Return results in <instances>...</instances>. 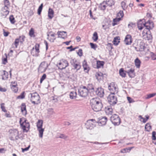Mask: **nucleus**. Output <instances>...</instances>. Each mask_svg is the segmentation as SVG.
Wrapping results in <instances>:
<instances>
[{
	"label": "nucleus",
	"mask_w": 156,
	"mask_h": 156,
	"mask_svg": "<svg viewBox=\"0 0 156 156\" xmlns=\"http://www.w3.org/2000/svg\"><path fill=\"white\" fill-rule=\"evenodd\" d=\"M115 94H110L108 98V100L110 105L114 106L117 102V99Z\"/></svg>",
	"instance_id": "6"
},
{
	"label": "nucleus",
	"mask_w": 156,
	"mask_h": 156,
	"mask_svg": "<svg viewBox=\"0 0 156 156\" xmlns=\"http://www.w3.org/2000/svg\"><path fill=\"white\" fill-rule=\"evenodd\" d=\"M57 137L65 139L67 138V136L63 134H60Z\"/></svg>",
	"instance_id": "47"
},
{
	"label": "nucleus",
	"mask_w": 156,
	"mask_h": 156,
	"mask_svg": "<svg viewBox=\"0 0 156 156\" xmlns=\"http://www.w3.org/2000/svg\"><path fill=\"white\" fill-rule=\"evenodd\" d=\"M156 135V132L155 131H153L152 133V139L153 140H156V137L155 135Z\"/></svg>",
	"instance_id": "58"
},
{
	"label": "nucleus",
	"mask_w": 156,
	"mask_h": 156,
	"mask_svg": "<svg viewBox=\"0 0 156 156\" xmlns=\"http://www.w3.org/2000/svg\"><path fill=\"white\" fill-rule=\"evenodd\" d=\"M156 95V93H152L148 94L147 97L146 98L147 99H149L150 98L153 97Z\"/></svg>",
	"instance_id": "54"
},
{
	"label": "nucleus",
	"mask_w": 156,
	"mask_h": 156,
	"mask_svg": "<svg viewBox=\"0 0 156 156\" xmlns=\"http://www.w3.org/2000/svg\"><path fill=\"white\" fill-rule=\"evenodd\" d=\"M4 105V103H2L1 104V108L3 111L5 112H6L7 111L5 109V107L3 106Z\"/></svg>",
	"instance_id": "57"
},
{
	"label": "nucleus",
	"mask_w": 156,
	"mask_h": 156,
	"mask_svg": "<svg viewBox=\"0 0 156 156\" xmlns=\"http://www.w3.org/2000/svg\"><path fill=\"white\" fill-rule=\"evenodd\" d=\"M78 55L80 56H81L83 55L82 50L81 49H80L77 52Z\"/></svg>",
	"instance_id": "62"
},
{
	"label": "nucleus",
	"mask_w": 156,
	"mask_h": 156,
	"mask_svg": "<svg viewBox=\"0 0 156 156\" xmlns=\"http://www.w3.org/2000/svg\"><path fill=\"white\" fill-rule=\"evenodd\" d=\"M119 42V39L116 37L115 38L113 41V43L115 45H117Z\"/></svg>",
	"instance_id": "45"
},
{
	"label": "nucleus",
	"mask_w": 156,
	"mask_h": 156,
	"mask_svg": "<svg viewBox=\"0 0 156 156\" xmlns=\"http://www.w3.org/2000/svg\"><path fill=\"white\" fill-rule=\"evenodd\" d=\"M135 63L136 66V68H139L140 66V65L141 62L140 60L138 59V58H137L135 60Z\"/></svg>",
	"instance_id": "33"
},
{
	"label": "nucleus",
	"mask_w": 156,
	"mask_h": 156,
	"mask_svg": "<svg viewBox=\"0 0 156 156\" xmlns=\"http://www.w3.org/2000/svg\"><path fill=\"white\" fill-rule=\"evenodd\" d=\"M12 135L14 137L16 140H18L19 138V132L16 129H14L11 133Z\"/></svg>",
	"instance_id": "26"
},
{
	"label": "nucleus",
	"mask_w": 156,
	"mask_h": 156,
	"mask_svg": "<svg viewBox=\"0 0 156 156\" xmlns=\"http://www.w3.org/2000/svg\"><path fill=\"white\" fill-rule=\"evenodd\" d=\"M50 36L51 37L50 38L49 40L51 42H54L56 39L55 34H51L50 35Z\"/></svg>",
	"instance_id": "44"
},
{
	"label": "nucleus",
	"mask_w": 156,
	"mask_h": 156,
	"mask_svg": "<svg viewBox=\"0 0 156 156\" xmlns=\"http://www.w3.org/2000/svg\"><path fill=\"white\" fill-rule=\"evenodd\" d=\"M145 28L144 30L147 29L149 31L150 29H152L154 27V24L153 22L150 20H148L147 22H145Z\"/></svg>",
	"instance_id": "15"
},
{
	"label": "nucleus",
	"mask_w": 156,
	"mask_h": 156,
	"mask_svg": "<svg viewBox=\"0 0 156 156\" xmlns=\"http://www.w3.org/2000/svg\"><path fill=\"white\" fill-rule=\"evenodd\" d=\"M124 42L126 45L130 44L132 42L131 36L129 34L127 35L126 36Z\"/></svg>",
	"instance_id": "19"
},
{
	"label": "nucleus",
	"mask_w": 156,
	"mask_h": 156,
	"mask_svg": "<svg viewBox=\"0 0 156 156\" xmlns=\"http://www.w3.org/2000/svg\"><path fill=\"white\" fill-rule=\"evenodd\" d=\"M25 37L24 36H20L19 38H18L19 40L20 41V43H22L24 41Z\"/></svg>",
	"instance_id": "55"
},
{
	"label": "nucleus",
	"mask_w": 156,
	"mask_h": 156,
	"mask_svg": "<svg viewBox=\"0 0 156 156\" xmlns=\"http://www.w3.org/2000/svg\"><path fill=\"white\" fill-rule=\"evenodd\" d=\"M121 6L123 9L124 10H126L127 7V6H126V2L124 1L121 2Z\"/></svg>",
	"instance_id": "40"
},
{
	"label": "nucleus",
	"mask_w": 156,
	"mask_h": 156,
	"mask_svg": "<svg viewBox=\"0 0 156 156\" xmlns=\"http://www.w3.org/2000/svg\"><path fill=\"white\" fill-rule=\"evenodd\" d=\"M54 11L53 10L51 9H49L48 11V16L49 18L51 19L53 17Z\"/></svg>",
	"instance_id": "31"
},
{
	"label": "nucleus",
	"mask_w": 156,
	"mask_h": 156,
	"mask_svg": "<svg viewBox=\"0 0 156 156\" xmlns=\"http://www.w3.org/2000/svg\"><path fill=\"white\" fill-rule=\"evenodd\" d=\"M47 67V65L45 62H43L41 63L38 68V72L41 73L44 72Z\"/></svg>",
	"instance_id": "14"
},
{
	"label": "nucleus",
	"mask_w": 156,
	"mask_h": 156,
	"mask_svg": "<svg viewBox=\"0 0 156 156\" xmlns=\"http://www.w3.org/2000/svg\"><path fill=\"white\" fill-rule=\"evenodd\" d=\"M107 120V119L106 117H103L100 120L99 123L102 125H104L106 124Z\"/></svg>",
	"instance_id": "32"
},
{
	"label": "nucleus",
	"mask_w": 156,
	"mask_h": 156,
	"mask_svg": "<svg viewBox=\"0 0 156 156\" xmlns=\"http://www.w3.org/2000/svg\"><path fill=\"white\" fill-rule=\"evenodd\" d=\"M126 71L125 72L123 68H121L119 70V73L120 76L122 77H125L126 76Z\"/></svg>",
	"instance_id": "35"
},
{
	"label": "nucleus",
	"mask_w": 156,
	"mask_h": 156,
	"mask_svg": "<svg viewBox=\"0 0 156 156\" xmlns=\"http://www.w3.org/2000/svg\"><path fill=\"white\" fill-rule=\"evenodd\" d=\"M40 45L39 44H36L35 46V52H36L35 54H33L34 50V47H33L31 50V53L33 56H37L39 52V47Z\"/></svg>",
	"instance_id": "17"
},
{
	"label": "nucleus",
	"mask_w": 156,
	"mask_h": 156,
	"mask_svg": "<svg viewBox=\"0 0 156 156\" xmlns=\"http://www.w3.org/2000/svg\"><path fill=\"white\" fill-rule=\"evenodd\" d=\"M21 112L23 114L26 115L27 113V111L26 109V106L24 103H22L21 107Z\"/></svg>",
	"instance_id": "29"
},
{
	"label": "nucleus",
	"mask_w": 156,
	"mask_h": 156,
	"mask_svg": "<svg viewBox=\"0 0 156 156\" xmlns=\"http://www.w3.org/2000/svg\"><path fill=\"white\" fill-rule=\"evenodd\" d=\"M93 94H96L100 97H103L104 94V89L101 87L96 88Z\"/></svg>",
	"instance_id": "13"
},
{
	"label": "nucleus",
	"mask_w": 156,
	"mask_h": 156,
	"mask_svg": "<svg viewBox=\"0 0 156 156\" xmlns=\"http://www.w3.org/2000/svg\"><path fill=\"white\" fill-rule=\"evenodd\" d=\"M105 3L104 1L100 4L99 6V7L101 9V10H104L105 9L106 6L105 4Z\"/></svg>",
	"instance_id": "41"
},
{
	"label": "nucleus",
	"mask_w": 156,
	"mask_h": 156,
	"mask_svg": "<svg viewBox=\"0 0 156 156\" xmlns=\"http://www.w3.org/2000/svg\"><path fill=\"white\" fill-rule=\"evenodd\" d=\"M30 96V99L32 103L34 105H37L40 102V98L37 92L30 93L29 97Z\"/></svg>",
	"instance_id": "4"
},
{
	"label": "nucleus",
	"mask_w": 156,
	"mask_h": 156,
	"mask_svg": "<svg viewBox=\"0 0 156 156\" xmlns=\"http://www.w3.org/2000/svg\"><path fill=\"white\" fill-rule=\"evenodd\" d=\"M151 57L153 60H156V55L153 53H151Z\"/></svg>",
	"instance_id": "59"
},
{
	"label": "nucleus",
	"mask_w": 156,
	"mask_h": 156,
	"mask_svg": "<svg viewBox=\"0 0 156 156\" xmlns=\"http://www.w3.org/2000/svg\"><path fill=\"white\" fill-rule=\"evenodd\" d=\"M143 38L146 40H151L152 38V36L148 31V32L147 31L146 34L143 35Z\"/></svg>",
	"instance_id": "25"
},
{
	"label": "nucleus",
	"mask_w": 156,
	"mask_h": 156,
	"mask_svg": "<svg viewBox=\"0 0 156 156\" xmlns=\"http://www.w3.org/2000/svg\"><path fill=\"white\" fill-rule=\"evenodd\" d=\"M70 63L73 67V69H76V71L79 70L81 68L80 63L78 62L75 58H71L70 60Z\"/></svg>",
	"instance_id": "5"
},
{
	"label": "nucleus",
	"mask_w": 156,
	"mask_h": 156,
	"mask_svg": "<svg viewBox=\"0 0 156 156\" xmlns=\"http://www.w3.org/2000/svg\"><path fill=\"white\" fill-rule=\"evenodd\" d=\"M9 19L11 23H12L13 24L15 23V19L13 15L10 16L9 17Z\"/></svg>",
	"instance_id": "51"
},
{
	"label": "nucleus",
	"mask_w": 156,
	"mask_h": 156,
	"mask_svg": "<svg viewBox=\"0 0 156 156\" xmlns=\"http://www.w3.org/2000/svg\"><path fill=\"white\" fill-rule=\"evenodd\" d=\"M90 105L92 109L95 112L101 111L103 107L102 104L101 100L98 98H93L90 101Z\"/></svg>",
	"instance_id": "1"
},
{
	"label": "nucleus",
	"mask_w": 156,
	"mask_h": 156,
	"mask_svg": "<svg viewBox=\"0 0 156 156\" xmlns=\"http://www.w3.org/2000/svg\"><path fill=\"white\" fill-rule=\"evenodd\" d=\"M123 16L124 13L122 11L120 10L117 14V16L119 17H120L121 19L122 18Z\"/></svg>",
	"instance_id": "49"
},
{
	"label": "nucleus",
	"mask_w": 156,
	"mask_h": 156,
	"mask_svg": "<svg viewBox=\"0 0 156 156\" xmlns=\"http://www.w3.org/2000/svg\"><path fill=\"white\" fill-rule=\"evenodd\" d=\"M110 119L112 123L115 126L119 125L121 122L119 116L115 114H114L111 117Z\"/></svg>",
	"instance_id": "7"
},
{
	"label": "nucleus",
	"mask_w": 156,
	"mask_h": 156,
	"mask_svg": "<svg viewBox=\"0 0 156 156\" xmlns=\"http://www.w3.org/2000/svg\"><path fill=\"white\" fill-rule=\"evenodd\" d=\"M133 46L137 51H143L145 48L144 43L139 40H136L133 44Z\"/></svg>",
	"instance_id": "2"
},
{
	"label": "nucleus",
	"mask_w": 156,
	"mask_h": 156,
	"mask_svg": "<svg viewBox=\"0 0 156 156\" xmlns=\"http://www.w3.org/2000/svg\"><path fill=\"white\" fill-rule=\"evenodd\" d=\"M12 90L14 92L16 93L18 90V88L17 86H14V85L12 86L11 87Z\"/></svg>",
	"instance_id": "48"
},
{
	"label": "nucleus",
	"mask_w": 156,
	"mask_h": 156,
	"mask_svg": "<svg viewBox=\"0 0 156 156\" xmlns=\"http://www.w3.org/2000/svg\"><path fill=\"white\" fill-rule=\"evenodd\" d=\"M5 6L8 7L10 3L8 0H5L4 1Z\"/></svg>",
	"instance_id": "60"
},
{
	"label": "nucleus",
	"mask_w": 156,
	"mask_h": 156,
	"mask_svg": "<svg viewBox=\"0 0 156 156\" xmlns=\"http://www.w3.org/2000/svg\"><path fill=\"white\" fill-rule=\"evenodd\" d=\"M37 130L39 131V136L40 137L42 138L43 136V132L44 131V129L41 128L38 129Z\"/></svg>",
	"instance_id": "37"
},
{
	"label": "nucleus",
	"mask_w": 156,
	"mask_h": 156,
	"mask_svg": "<svg viewBox=\"0 0 156 156\" xmlns=\"http://www.w3.org/2000/svg\"><path fill=\"white\" fill-rule=\"evenodd\" d=\"M7 90L5 88H2L0 86V91L1 92H5Z\"/></svg>",
	"instance_id": "64"
},
{
	"label": "nucleus",
	"mask_w": 156,
	"mask_h": 156,
	"mask_svg": "<svg viewBox=\"0 0 156 156\" xmlns=\"http://www.w3.org/2000/svg\"><path fill=\"white\" fill-rule=\"evenodd\" d=\"M106 3L109 6H112L114 5L115 2L113 0H106Z\"/></svg>",
	"instance_id": "36"
},
{
	"label": "nucleus",
	"mask_w": 156,
	"mask_h": 156,
	"mask_svg": "<svg viewBox=\"0 0 156 156\" xmlns=\"http://www.w3.org/2000/svg\"><path fill=\"white\" fill-rule=\"evenodd\" d=\"M105 62L103 61H97V68H100L103 67Z\"/></svg>",
	"instance_id": "30"
},
{
	"label": "nucleus",
	"mask_w": 156,
	"mask_h": 156,
	"mask_svg": "<svg viewBox=\"0 0 156 156\" xmlns=\"http://www.w3.org/2000/svg\"><path fill=\"white\" fill-rule=\"evenodd\" d=\"M29 34L31 37H35L34 34V30L33 28H31L29 31Z\"/></svg>",
	"instance_id": "43"
},
{
	"label": "nucleus",
	"mask_w": 156,
	"mask_h": 156,
	"mask_svg": "<svg viewBox=\"0 0 156 156\" xmlns=\"http://www.w3.org/2000/svg\"><path fill=\"white\" fill-rule=\"evenodd\" d=\"M145 20L144 19L140 20L138 22L137 27L139 30H141L143 28H145Z\"/></svg>",
	"instance_id": "16"
},
{
	"label": "nucleus",
	"mask_w": 156,
	"mask_h": 156,
	"mask_svg": "<svg viewBox=\"0 0 156 156\" xmlns=\"http://www.w3.org/2000/svg\"><path fill=\"white\" fill-rule=\"evenodd\" d=\"M20 42L18 38H16L14 42V43L13 45H15V48H16L19 45V43Z\"/></svg>",
	"instance_id": "50"
},
{
	"label": "nucleus",
	"mask_w": 156,
	"mask_h": 156,
	"mask_svg": "<svg viewBox=\"0 0 156 156\" xmlns=\"http://www.w3.org/2000/svg\"><path fill=\"white\" fill-rule=\"evenodd\" d=\"M43 4H41L38 8L37 12L39 15L41 13L43 8Z\"/></svg>",
	"instance_id": "52"
},
{
	"label": "nucleus",
	"mask_w": 156,
	"mask_h": 156,
	"mask_svg": "<svg viewBox=\"0 0 156 156\" xmlns=\"http://www.w3.org/2000/svg\"><path fill=\"white\" fill-rule=\"evenodd\" d=\"M103 74L101 72H99L96 73L95 75L96 78L98 80L100 81L102 80L103 78Z\"/></svg>",
	"instance_id": "27"
},
{
	"label": "nucleus",
	"mask_w": 156,
	"mask_h": 156,
	"mask_svg": "<svg viewBox=\"0 0 156 156\" xmlns=\"http://www.w3.org/2000/svg\"><path fill=\"white\" fill-rule=\"evenodd\" d=\"M131 150L130 148L129 149L127 148H124L121 150V152L122 153H125L128 151V150L130 151Z\"/></svg>",
	"instance_id": "61"
},
{
	"label": "nucleus",
	"mask_w": 156,
	"mask_h": 156,
	"mask_svg": "<svg viewBox=\"0 0 156 156\" xmlns=\"http://www.w3.org/2000/svg\"><path fill=\"white\" fill-rule=\"evenodd\" d=\"M83 66L84 71L86 72H88L90 69V68L85 60H84L83 62Z\"/></svg>",
	"instance_id": "23"
},
{
	"label": "nucleus",
	"mask_w": 156,
	"mask_h": 156,
	"mask_svg": "<svg viewBox=\"0 0 156 156\" xmlns=\"http://www.w3.org/2000/svg\"><path fill=\"white\" fill-rule=\"evenodd\" d=\"M90 45L91 48L95 50H96V48L97 47V45L96 44H94L92 43H90Z\"/></svg>",
	"instance_id": "53"
},
{
	"label": "nucleus",
	"mask_w": 156,
	"mask_h": 156,
	"mask_svg": "<svg viewBox=\"0 0 156 156\" xmlns=\"http://www.w3.org/2000/svg\"><path fill=\"white\" fill-rule=\"evenodd\" d=\"M96 88H94V86L92 84L89 83L87 86V89L88 90V92H92L93 93L94 92Z\"/></svg>",
	"instance_id": "22"
},
{
	"label": "nucleus",
	"mask_w": 156,
	"mask_h": 156,
	"mask_svg": "<svg viewBox=\"0 0 156 156\" xmlns=\"http://www.w3.org/2000/svg\"><path fill=\"white\" fill-rule=\"evenodd\" d=\"M46 75L45 74H44L40 79V83H41L46 78Z\"/></svg>",
	"instance_id": "56"
},
{
	"label": "nucleus",
	"mask_w": 156,
	"mask_h": 156,
	"mask_svg": "<svg viewBox=\"0 0 156 156\" xmlns=\"http://www.w3.org/2000/svg\"><path fill=\"white\" fill-rule=\"evenodd\" d=\"M145 128L147 131H150L151 129V127L149 123H147L145 125Z\"/></svg>",
	"instance_id": "42"
},
{
	"label": "nucleus",
	"mask_w": 156,
	"mask_h": 156,
	"mask_svg": "<svg viewBox=\"0 0 156 156\" xmlns=\"http://www.w3.org/2000/svg\"><path fill=\"white\" fill-rule=\"evenodd\" d=\"M105 111L107 115H111L113 113V110L111 106H108L105 107Z\"/></svg>",
	"instance_id": "20"
},
{
	"label": "nucleus",
	"mask_w": 156,
	"mask_h": 156,
	"mask_svg": "<svg viewBox=\"0 0 156 156\" xmlns=\"http://www.w3.org/2000/svg\"><path fill=\"white\" fill-rule=\"evenodd\" d=\"M121 20V19L120 17L114 19L113 20V23L112 24V26H114L115 25H116L117 24V22H119Z\"/></svg>",
	"instance_id": "39"
},
{
	"label": "nucleus",
	"mask_w": 156,
	"mask_h": 156,
	"mask_svg": "<svg viewBox=\"0 0 156 156\" xmlns=\"http://www.w3.org/2000/svg\"><path fill=\"white\" fill-rule=\"evenodd\" d=\"M43 122L42 120H39L37 122V129H41L42 128Z\"/></svg>",
	"instance_id": "34"
},
{
	"label": "nucleus",
	"mask_w": 156,
	"mask_h": 156,
	"mask_svg": "<svg viewBox=\"0 0 156 156\" xmlns=\"http://www.w3.org/2000/svg\"><path fill=\"white\" fill-rule=\"evenodd\" d=\"M69 97L71 99H75L77 97V92L73 90L70 92L69 94Z\"/></svg>",
	"instance_id": "28"
},
{
	"label": "nucleus",
	"mask_w": 156,
	"mask_h": 156,
	"mask_svg": "<svg viewBox=\"0 0 156 156\" xmlns=\"http://www.w3.org/2000/svg\"><path fill=\"white\" fill-rule=\"evenodd\" d=\"M20 123L23 132H27L30 129V125L27 119L24 118L20 119Z\"/></svg>",
	"instance_id": "3"
},
{
	"label": "nucleus",
	"mask_w": 156,
	"mask_h": 156,
	"mask_svg": "<svg viewBox=\"0 0 156 156\" xmlns=\"http://www.w3.org/2000/svg\"><path fill=\"white\" fill-rule=\"evenodd\" d=\"M9 11L8 7L4 6L2 8L1 10V16L3 18H5L9 14Z\"/></svg>",
	"instance_id": "12"
},
{
	"label": "nucleus",
	"mask_w": 156,
	"mask_h": 156,
	"mask_svg": "<svg viewBox=\"0 0 156 156\" xmlns=\"http://www.w3.org/2000/svg\"><path fill=\"white\" fill-rule=\"evenodd\" d=\"M92 39L94 41H96L98 39V36L97 32H95L93 34Z\"/></svg>",
	"instance_id": "38"
},
{
	"label": "nucleus",
	"mask_w": 156,
	"mask_h": 156,
	"mask_svg": "<svg viewBox=\"0 0 156 156\" xmlns=\"http://www.w3.org/2000/svg\"><path fill=\"white\" fill-rule=\"evenodd\" d=\"M25 92H22L21 94L17 96L16 98L17 99H23L25 98L24 95Z\"/></svg>",
	"instance_id": "46"
},
{
	"label": "nucleus",
	"mask_w": 156,
	"mask_h": 156,
	"mask_svg": "<svg viewBox=\"0 0 156 156\" xmlns=\"http://www.w3.org/2000/svg\"><path fill=\"white\" fill-rule=\"evenodd\" d=\"M94 119H92L87 121L85 124L86 127L87 129H92L95 126Z\"/></svg>",
	"instance_id": "11"
},
{
	"label": "nucleus",
	"mask_w": 156,
	"mask_h": 156,
	"mask_svg": "<svg viewBox=\"0 0 156 156\" xmlns=\"http://www.w3.org/2000/svg\"><path fill=\"white\" fill-rule=\"evenodd\" d=\"M69 64L67 60L62 59L60 60V62L58 64V68L61 69H65L69 66Z\"/></svg>",
	"instance_id": "10"
},
{
	"label": "nucleus",
	"mask_w": 156,
	"mask_h": 156,
	"mask_svg": "<svg viewBox=\"0 0 156 156\" xmlns=\"http://www.w3.org/2000/svg\"><path fill=\"white\" fill-rule=\"evenodd\" d=\"M0 73L2 75L0 76V78L2 80H5L8 78V73L5 70H3L0 72Z\"/></svg>",
	"instance_id": "18"
},
{
	"label": "nucleus",
	"mask_w": 156,
	"mask_h": 156,
	"mask_svg": "<svg viewBox=\"0 0 156 156\" xmlns=\"http://www.w3.org/2000/svg\"><path fill=\"white\" fill-rule=\"evenodd\" d=\"M88 92L85 86L81 87L78 90V95L83 97H85L88 95Z\"/></svg>",
	"instance_id": "8"
},
{
	"label": "nucleus",
	"mask_w": 156,
	"mask_h": 156,
	"mask_svg": "<svg viewBox=\"0 0 156 156\" xmlns=\"http://www.w3.org/2000/svg\"><path fill=\"white\" fill-rule=\"evenodd\" d=\"M30 147V146L29 145L28 147L24 148H22V152H24L25 151H28Z\"/></svg>",
	"instance_id": "63"
},
{
	"label": "nucleus",
	"mask_w": 156,
	"mask_h": 156,
	"mask_svg": "<svg viewBox=\"0 0 156 156\" xmlns=\"http://www.w3.org/2000/svg\"><path fill=\"white\" fill-rule=\"evenodd\" d=\"M57 34L58 36V37L63 39L65 38L67 36L66 32L64 31H58L57 32Z\"/></svg>",
	"instance_id": "24"
},
{
	"label": "nucleus",
	"mask_w": 156,
	"mask_h": 156,
	"mask_svg": "<svg viewBox=\"0 0 156 156\" xmlns=\"http://www.w3.org/2000/svg\"><path fill=\"white\" fill-rule=\"evenodd\" d=\"M126 72L128 74L129 76L130 77H133L135 76L134 69L133 68H131L129 69L126 71Z\"/></svg>",
	"instance_id": "21"
},
{
	"label": "nucleus",
	"mask_w": 156,
	"mask_h": 156,
	"mask_svg": "<svg viewBox=\"0 0 156 156\" xmlns=\"http://www.w3.org/2000/svg\"><path fill=\"white\" fill-rule=\"evenodd\" d=\"M108 88L111 94H116L118 92V88L115 86L114 83L112 82L109 85Z\"/></svg>",
	"instance_id": "9"
}]
</instances>
